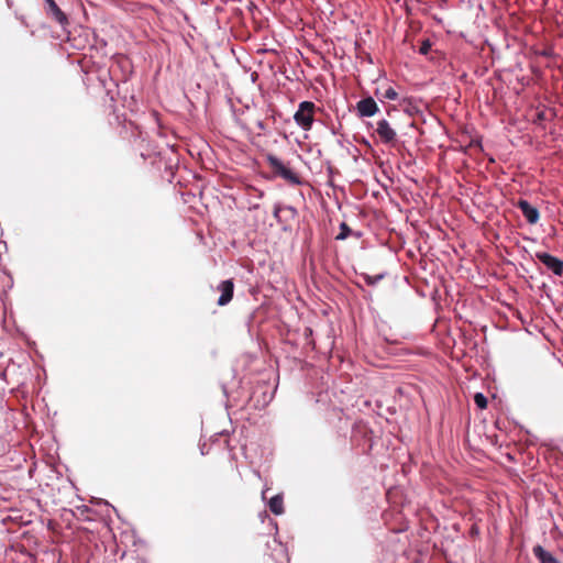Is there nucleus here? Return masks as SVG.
Wrapping results in <instances>:
<instances>
[{"label": "nucleus", "mask_w": 563, "mask_h": 563, "mask_svg": "<svg viewBox=\"0 0 563 563\" xmlns=\"http://www.w3.org/2000/svg\"><path fill=\"white\" fill-rule=\"evenodd\" d=\"M266 162L273 169L274 174L276 176L282 177L286 181H288L290 185L300 186L303 184L299 175H297L294 170H291L289 167H287L280 158H278L276 155L267 154L266 155Z\"/></svg>", "instance_id": "nucleus-1"}, {"label": "nucleus", "mask_w": 563, "mask_h": 563, "mask_svg": "<svg viewBox=\"0 0 563 563\" xmlns=\"http://www.w3.org/2000/svg\"><path fill=\"white\" fill-rule=\"evenodd\" d=\"M314 110L316 104L312 101H301L294 114L296 124L305 131L311 130Z\"/></svg>", "instance_id": "nucleus-2"}, {"label": "nucleus", "mask_w": 563, "mask_h": 563, "mask_svg": "<svg viewBox=\"0 0 563 563\" xmlns=\"http://www.w3.org/2000/svg\"><path fill=\"white\" fill-rule=\"evenodd\" d=\"M45 14L58 23L64 30L69 25L67 14L58 7L55 0H44Z\"/></svg>", "instance_id": "nucleus-3"}, {"label": "nucleus", "mask_w": 563, "mask_h": 563, "mask_svg": "<svg viewBox=\"0 0 563 563\" xmlns=\"http://www.w3.org/2000/svg\"><path fill=\"white\" fill-rule=\"evenodd\" d=\"M536 258L555 276L563 275V261L548 252H537Z\"/></svg>", "instance_id": "nucleus-4"}, {"label": "nucleus", "mask_w": 563, "mask_h": 563, "mask_svg": "<svg viewBox=\"0 0 563 563\" xmlns=\"http://www.w3.org/2000/svg\"><path fill=\"white\" fill-rule=\"evenodd\" d=\"M355 110L358 118H371L379 111V108L374 98L368 96L356 102Z\"/></svg>", "instance_id": "nucleus-5"}, {"label": "nucleus", "mask_w": 563, "mask_h": 563, "mask_svg": "<svg viewBox=\"0 0 563 563\" xmlns=\"http://www.w3.org/2000/svg\"><path fill=\"white\" fill-rule=\"evenodd\" d=\"M375 132L384 144H394L396 142L397 133L386 119L377 122Z\"/></svg>", "instance_id": "nucleus-6"}, {"label": "nucleus", "mask_w": 563, "mask_h": 563, "mask_svg": "<svg viewBox=\"0 0 563 563\" xmlns=\"http://www.w3.org/2000/svg\"><path fill=\"white\" fill-rule=\"evenodd\" d=\"M518 209L521 211L522 216L527 220L529 224H536L540 219L539 210L532 206L526 199H519L517 202Z\"/></svg>", "instance_id": "nucleus-7"}, {"label": "nucleus", "mask_w": 563, "mask_h": 563, "mask_svg": "<svg viewBox=\"0 0 563 563\" xmlns=\"http://www.w3.org/2000/svg\"><path fill=\"white\" fill-rule=\"evenodd\" d=\"M218 291H220V296L218 298L217 303L219 306H227L233 298L234 294V283L232 279L222 280L218 287Z\"/></svg>", "instance_id": "nucleus-8"}, {"label": "nucleus", "mask_w": 563, "mask_h": 563, "mask_svg": "<svg viewBox=\"0 0 563 563\" xmlns=\"http://www.w3.org/2000/svg\"><path fill=\"white\" fill-rule=\"evenodd\" d=\"M532 553L540 563H561L550 551L544 549L541 544H536L532 548Z\"/></svg>", "instance_id": "nucleus-9"}, {"label": "nucleus", "mask_w": 563, "mask_h": 563, "mask_svg": "<svg viewBox=\"0 0 563 563\" xmlns=\"http://www.w3.org/2000/svg\"><path fill=\"white\" fill-rule=\"evenodd\" d=\"M268 508L276 516L284 514L283 496L280 494L273 496L268 501Z\"/></svg>", "instance_id": "nucleus-10"}, {"label": "nucleus", "mask_w": 563, "mask_h": 563, "mask_svg": "<svg viewBox=\"0 0 563 563\" xmlns=\"http://www.w3.org/2000/svg\"><path fill=\"white\" fill-rule=\"evenodd\" d=\"M340 232L339 234L335 236V240L338 241H344L346 240L350 235H354L355 238L360 239L362 236V233L361 232H354L349 225L346 222H342L340 223Z\"/></svg>", "instance_id": "nucleus-11"}, {"label": "nucleus", "mask_w": 563, "mask_h": 563, "mask_svg": "<svg viewBox=\"0 0 563 563\" xmlns=\"http://www.w3.org/2000/svg\"><path fill=\"white\" fill-rule=\"evenodd\" d=\"M283 210L288 211V212L291 214V217H292V218H295V217H296V214H297V210H296V208H294L292 206H286V207H283L282 205L276 203V205L274 206L273 216H274V218H275L279 223H280V222H283V219H282V217H280V212H282Z\"/></svg>", "instance_id": "nucleus-12"}, {"label": "nucleus", "mask_w": 563, "mask_h": 563, "mask_svg": "<svg viewBox=\"0 0 563 563\" xmlns=\"http://www.w3.org/2000/svg\"><path fill=\"white\" fill-rule=\"evenodd\" d=\"M474 402L479 409H485L488 405V400L483 393H476L474 395Z\"/></svg>", "instance_id": "nucleus-13"}, {"label": "nucleus", "mask_w": 563, "mask_h": 563, "mask_svg": "<svg viewBox=\"0 0 563 563\" xmlns=\"http://www.w3.org/2000/svg\"><path fill=\"white\" fill-rule=\"evenodd\" d=\"M363 277L367 285L374 286L384 277V275L379 274V275L371 276V275L365 274Z\"/></svg>", "instance_id": "nucleus-14"}, {"label": "nucleus", "mask_w": 563, "mask_h": 563, "mask_svg": "<svg viewBox=\"0 0 563 563\" xmlns=\"http://www.w3.org/2000/svg\"><path fill=\"white\" fill-rule=\"evenodd\" d=\"M383 98L388 100H396L398 98V93L393 87H388L383 93Z\"/></svg>", "instance_id": "nucleus-15"}, {"label": "nucleus", "mask_w": 563, "mask_h": 563, "mask_svg": "<svg viewBox=\"0 0 563 563\" xmlns=\"http://www.w3.org/2000/svg\"><path fill=\"white\" fill-rule=\"evenodd\" d=\"M404 111H405L409 117H412V115H415V114H417V113H419V112H420V110H419L416 106L411 104V102H408V103L405 106Z\"/></svg>", "instance_id": "nucleus-16"}, {"label": "nucleus", "mask_w": 563, "mask_h": 563, "mask_svg": "<svg viewBox=\"0 0 563 563\" xmlns=\"http://www.w3.org/2000/svg\"><path fill=\"white\" fill-rule=\"evenodd\" d=\"M430 49H431L430 40H424L419 47V53L421 55H427L430 52Z\"/></svg>", "instance_id": "nucleus-17"}, {"label": "nucleus", "mask_w": 563, "mask_h": 563, "mask_svg": "<svg viewBox=\"0 0 563 563\" xmlns=\"http://www.w3.org/2000/svg\"><path fill=\"white\" fill-rule=\"evenodd\" d=\"M256 126L260 129V130H265V124L263 121H257L256 122Z\"/></svg>", "instance_id": "nucleus-18"}, {"label": "nucleus", "mask_w": 563, "mask_h": 563, "mask_svg": "<svg viewBox=\"0 0 563 563\" xmlns=\"http://www.w3.org/2000/svg\"><path fill=\"white\" fill-rule=\"evenodd\" d=\"M541 55H543V56H549L550 54H549L548 52H545V51H544V52H542V53H541Z\"/></svg>", "instance_id": "nucleus-19"}, {"label": "nucleus", "mask_w": 563, "mask_h": 563, "mask_svg": "<svg viewBox=\"0 0 563 563\" xmlns=\"http://www.w3.org/2000/svg\"><path fill=\"white\" fill-rule=\"evenodd\" d=\"M258 207H260L258 205H254L250 209H257Z\"/></svg>", "instance_id": "nucleus-20"}]
</instances>
